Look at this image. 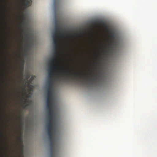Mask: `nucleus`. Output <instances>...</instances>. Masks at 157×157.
I'll return each instance as SVG.
<instances>
[{
    "label": "nucleus",
    "mask_w": 157,
    "mask_h": 157,
    "mask_svg": "<svg viewBox=\"0 0 157 157\" xmlns=\"http://www.w3.org/2000/svg\"><path fill=\"white\" fill-rule=\"evenodd\" d=\"M59 74L66 77L68 79L70 77L72 79L75 78L81 79L84 81L85 82H90L94 83L98 80L101 77V74L99 73V69L95 70L94 73L91 72L84 73L81 72H76L73 71L67 70L66 73L63 72L61 67L59 68Z\"/></svg>",
    "instance_id": "obj_1"
},
{
    "label": "nucleus",
    "mask_w": 157,
    "mask_h": 157,
    "mask_svg": "<svg viewBox=\"0 0 157 157\" xmlns=\"http://www.w3.org/2000/svg\"><path fill=\"white\" fill-rule=\"evenodd\" d=\"M47 134L48 136V138L50 141V157H54V148L53 146V138L52 137L53 131H56V128L54 127L53 121L48 120L47 125Z\"/></svg>",
    "instance_id": "obj_2"
},
{
    "label": "nucleus",
    "mask_w": 157,
    "mask_h": 157,
    "mask_svg": "<svg viewBox=\"0 0 157 157\" xmlns=\"http://www.w3.org/2000/svg\"><path fill=\"white\" fill-rule=\"evenodd\" d=\"M21 21L20 25V27L21 28V34H24L25 36L24 37L22 36V38L24 39L25 40L26 47H28L30 45V37L29 34L27 33L26 31V28L25 26V18L23 14L21 16Z\"/></svg>",
    "instance_id": "obj_3"
},
{
    "label": "nucleus",
    "mask_w": 157,
    "mask_h": 157,
    "mask_svg": "<svg viewBox=\"0 0 157 157\" xmlns=\"http://www.w3.org/2000/svg\"><path fill=\"white\" fill-rule=\"evenodd\" d=\"M52 87V84L50 81L48 82V84L47 85V96L46 98V106L49 107L50 105H52L51 103L52 102L51 96L52 95V91L51 89Z\"/></svg>",
    "instance_id": "obj_4"
},
{
    "label": "nucleus",
    "mask_w": 157,
    "mask_h": 157,
    "mask_svg": "<svg viewBox=\"0 0 157 157\" xmlns=\"http://www.w3.org/2000/svg\"><path fill=\"white\" fill-rule=\"evenodd\" d=\"M61 35L59 34V35H57V32H55L54 33V35L52 36L53 43V47L55 50L56 53L57 54V50L58 48V43L60 39L63 38V37H61Z\"/></svg>",
    "instance_id": "obj_5"
},
{
    "label": "nucleus",
    "mask_w": 157,
    "mask_h": 157,
    "mask_svg": "<svg viewBox=\"0 0 157 157\" xmlns=\"http://www.w3.org/2000/svg\"><path fill=\"white\" fill-rule=\"evenodd\" d=\"M55 29L53 33L52 36L54 35L55 32H57V35H59V34L61 35V37H64V34L63 33V30L61 29L59 26V23L57 19H55Z\"/></svg>",
    "instance_id": "obj_6"
},
{
    "label": "nucleus",
    "mask_w": 157,
    "mask_h": 157,
    "mask_svg": "<svg viewBox=\"0 0 157 157\" xmlns=\"http://www.w3.org/2000/svg\"><path fill=\"white\" fill-rule=\"evenodd\" d=\"M57 69H56V67L55 66H53V67H52L51 66L48 67V77L49 78L47 82V84H48V82L49 81H50L52 84L51 79L54 75L55 71H56Z\"/></svg>",
    "instance_id": "obj_7"
},
{
    "label": "nucleus",
    "mask_w": 157,
    "mask_h": 157,
    "mask_svg": "<svg viewBox=\"0 0 157 157\" xmlns=\"http://www.w3.org/2000/svg\"><path fill=\"white\" fill-rule=\"evenodd\" d=\"M48 113V120L53 121V111L52 110V105H50L49 107L46 106Z\"/></svg>",
    "instance_id": "obj_8"
},
{
    "label": "nucleus",
    "mask_w": 157,
    "mask_h": 157,
    "mask_svg": "<svg viewBox=\"0 0 157 157\" xmlns=\"http://www.w3.org/2000/svg\"><path fill=\"white\" fill-rule=\"evenodd\" d=\"M58 52H57V54L56 53V52H55L53 55V56L50 59L52 60H53L55 63H56V64L59 66V63L58 61Z\"/></svg>",
    "instance_id": "obj_9"
},
{
    "label": "nucleus",
    "mask_w": 157,
    "mask_h": 157,
    "mask_svg": "<svg viewBox=\"0 0 157 157\" xmlns=\"http://www.w3.org/2000/svg\"><path fill=\"white\" fill-rule=\"evenodd\" d=\"M24 4L26 7H29L31 5V0H22Z\"/></svg>",
    "instance_id": "obj_10"
},
{
    "label": "nucleus",
    "mask_w": 157,
    "mask_h": 157,
    "mask_svg": "<svg viewBox=\"0 0 157 157\" xmlns=\"http://www.w3.org/2000/svg\"><path fill=\"white\" fill-rule=\"evenodd\" d=\"M49 67L51 66L53 67V66H55L56 67V69H58V67L59 66L56 63H55L53 60L50 59L48 61Z\"/></svg>",
    "instance_id": "obj_11"
},
{
    "label": "nucleus",
    "mask_w": 157,
    "mask_h": 157,
    "mask_svg": "<svg viewBox=\"0 0 157 157\" xmlns=\"http://www.w3.org/2000/svg\"><path fill=\"white\" fill-rule=\"evenodd\" d=\"M109 36L112 40L111 44H112V42L113 41V40L115 39V35L113 33H111L109 35Z\"/></svg>",
    "instance_id": "obj_12"
},
{
    "label": "nucleus",
    "mask_w": 157,
    "mask_h": 157,
    "mask_svg": "<svg viewBox=\"0 0 157 157\" xmlns=\"http://www.w3.org/2000/svg\"><path fill=\"white\" fill-rule=\"evenodd\" d=\"M24 62L23 60L21 61L20 63V70H24Z\"/></svg>",
    "instance_id": "obj_13"
},
{
    "label": "nucleus",
    "mask_w": 157,
    "mask_h": 157,
    "mask_svg": "<svg viewBox=\"0 0 157 157\" xmlns=\"http://www.w3.org/2000/svg\"><path fill=\"white\" fill-rule=\"evenodd\" d=\"M23 71L24 70H21L20 75L21 76V80L23 79Z\"/></svg>",
    "instance_id": "obj_14"
},
{
    "label": "nucleus",
    "mask_w": 157,
    "mask_h": 157,
    "mask_svg": "<svg viewBox=\"0 0 157 157\" xmlns=\"http://www.w3.org/2000/svg\"><path fill=\"white\" fill-rule=\"evenodd\" d=\"M25 84L26 83L23 84V86L21 87V88L23 90V91H24L25 89Z\"/></svg>",
    "instance_id": "obj_15"
},
{
    "label": "nucleus",
    "mask_w": 157,
    "mask_h": 157,
    "mask_svg": "<svg viewBox=\"0 0 157 157\" xmlns=\"http://www.w3.org/2000/svg\"><path fill=\"white\" fill-rule=\"evenodd\" d=\"M30 80H29V81H27L26 83H27V86H29L30 85Z\"/></svg>",
    "instance_id": "obj_16"
},
{
    "label": "nucleus",
    "mask_w": 157,
    "mask_h": 157,
    "mask_svg": "<svg viewBox=\"0 0 157 157\" xmlns=\"http://www.w3.org/2000/svg\"><path fill=\"white\" fill-rule=\"evenodd\" d=\"M110 50H111V49L109 48L108 50H106L105 51V52L106 53H108L110 52Z\"/></svg>",
    "instance_id": "obj_17"
},
{
    "label": "nucleus",
    "mask_w": 157,
    "mask_h": 157,
    "mask_svg": "<svg viewBox=\"0 0 157 157\" xmlns=\"http://www.w3.org/2000/svg\"><path fill=\"white\" fill-rule=\"evenodd\" d=\"M54 5L55 6L56 5V4H58V2H56V0H54Z\"/></svg>",
    "instance_id": "obj_18"
},
{
    "label": "nucleus",
    "mask_w": 157,
    "mask_h": 157,
    "mask_svg": "<svg viewBox=\"0 0 157 157\" xmlns=\"http://www.w3.org/2000/svg\"><path fill=\"white\" fill-rule=\"evenodd\" d=\"M29 75H27V76H26V80H27V79L29 78Z\"/></svg>",
    "instance_id": "obj_19"
},
{
    "label": "nucleus",
    "mask_w": 157,
    "mask_h": 157,
    "mask_svg": "<svg viewBox=\"0 0 157 157\" xmlns=\"http://www.w3.org/2000/svg\"><path fill=\"white\" fill-rule=\"evenodd\" d=\"M27 101V99H25V103H26Z\"/></svg>",
    "instance_id": "obj_20"
},
{
    "label": "nucleus",
    "mask_w": 157,
    "mask_h": 157,
    "mask_svg": "<svg viewBox=\"0 0 157 157\" xmlns=\"http://www.w3.org/2000/svg\"><path fill=\"white\" fill-rule=\"evenodd\" d=\"M98 65H100V63H98Z\"/></svg>",
    "instance_id": "obj_21"
},
{
    "label": "nucleus",
    "mask_w": 157,
    "mask_h": 157,
    "mask_svg": "<svg viewBox=\"0 0 157 157\" xmlns=\"http://www.w3.org/2000/svg\"><path fill=\"white\" fill-rule=\"evenodd\" d=\"M99 58H101V57L100 56H99Z\"/></svg>",
    "instance_id": "obj_22"
},
{
    "label": "nucleus",
    "mask_w": 157,
    "mask_h": 157,
    "mask_svg": "<svg viewBox=\"0 0 157 157\" xmlns=\"http://www.w3.org/2000/svg\"><path fill=\"white\" fill-rule=\"evenodd\" d=\"M20 140H22L21 138H20Z\"/></svg>",
    "instance_id": "obj_23"
},
{
    "label": "nucleus",
    "mask_w": 157,
    "mask_h": 157,
    "mask_svg": "<svg viewBox=\"0 0 157 157\" xmlns=\"http://www.w3.org/2000/svg\"><path fill=\"white\" fill-rule=\"evenodd\" d=\"M103 25H105V24H103Z\"/></svg>",
    "instance_id": "obj_24"
}]
</instances>
